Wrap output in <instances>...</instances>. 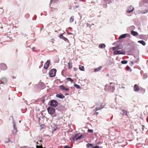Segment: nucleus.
I'll list each match as a JSON object with an SVG mask.
<instances>
[{"label": "nucleus", "instance_id": "obj_1", "mask_svg": "<svg viewBox=\"0 0 148 148\" xmlns=\"http://www.w3.org/2000/svg\"><path fill=\"white\" fill-rule=\"evenodd\" d=\"M47 111L52 116L55 117L56 116L55 110L54 108L51 107L48 108H47Z\"/></svg>", "mask_w": 148, "mask_h": 148}, {"label": "nucleus", "instance_id": "obj_2", "mask_svg": "<svg viewBox=\"0 0 148 148\" xmlns=\"http://www.w3.org/2000/svg\"><path fill=\"white\" fill-rule=\"evenodd\" d=\"M56 70L55 69H51L49 72V76L50 77H53L55 76Z\"/></svg>", "mask_w": 148, "mask_h": 148}, {"label": "nucleus", "instance_id": "obj_3", "mask_svg": "<svg viewBox=\"0 0 148 148\" xmlns=\"http://www.w3.org/2000/svg\"><path fill=\"white\" fill-rule=\"evenodd\" d=\"M50 103L51 106L54 107H56L58 105L57 102L54 100H51Z\"/></svg>", "mask_w": 148, "mask_h": 148}, {"label": "nucleus", "instance_id": "obj_4", "mask_svg": "<svg viewBox=\"0 0 148 148\" xmlns=\"http://www.w3.org/2000/svg\"><path fill=\"white\" fill-rule=\"evenodd\" d=\"M82 135H81L80 136H79L78 134H77L75 135L73 137V139L74 140H79L82 137Z\"/></svg>", "mask_w": 148, "mask_h": 148}, {"label": "nucleus", "instance_id": "obj_5", "mask_svg": "<svg viewBox=\"0 0 148 148\" xmlns=\"http://www.w3.org/2000/svg\"><path fill=\"white\" fill-rule=\"evenodd\" d=\"M130 35L129 34H123L120 36L119 38L118 39H123L124 38H125L126 37H130Z\"/></svg>", "mask_w": 148, "mask_h": 148}, {"label": "nucleus", "instance_id": "obj_6", "mask_svg": "<svg viewBox=\"0 0 148 148\" xmlns=\"http://www.w3.org/2000/svg\"><path fill=\"white\" fill-rule=\"evenodd\" d=\"M125 53V52L124 51H115L114 52V53L115 55L124 54Z\"/></svg>", "mask_w": 148, "mask_h": 148}, {"label": "nucleus", "instance_id": "obj_7", "mask_svg": "<svg viewBox=\"0 0 148 148\" xmlns=\"http://www.w3.org/2000/svg\"><path fill=\"white\" fill-rule=\"evenodd\" d=\"M134 9V8L132 6L130 5L127 8V12L128 13H130L132 12Z\"/></svg>", "mask_w": 148, "mask_h": 148}, {"label": "nucleus", "instance_id": "obj_8", "mask_svg": "<svg viewBox=\"0 0 148 148\" xmlns=\"http://www.w3.org/2000/svg\"><path fill=\"white\" fill-rule=\"evenodd\" d=\"M1 68L2 70H4L7 69V67L5 64L2 63L0 65Z\"/></svg>", "mask_w": 148, "mask_h": 148}, {"label": "nucleus", "instance_id": "obj_9", "mask_svg": "<svg viewBox=\"0 0 148 148\" xmlns=\"http://www.w3.org/2000/svg\"><path fill=\"white\" fill-rule=\"evenodd\" d=\"M63 34H61L60 35V36H59L60 38L62 39L63 40H64L65 41L68 42H69L68 40V39L67 38H66L65 37H64V36H62Z\"/></svg>", "mask_w": 148, "mask_h": 148}, {"label": "nucleus", "instance_id": "obj_10", "mask_svg": "<svg viewBox=\"0 0 148 148\" xmlns=\"http://www.w3.org/2000/svg\"><path fill=\"white\" fill-rule=\"evenodd\" d=\"M50 61L49 60H48L46 62L45 64L44 67L45 69H47L48 66L50 63Z\"/></svg>", "mask_w": 148, "mask_h": 148}, {"label": "nucleus", "instance_id": "obj_11", "mask_svg": "<svg viewBox=\"0 0 148 148\" xmlns=\"http://www.w3.org/2000/svg\"><path fill=\"white\" fill-rule=\"evenodd\" d=\"M59 88L61 90H65L66 91H68L69 90V88H65L63 85L60 86Z\"/></svg>", "mask_w": 148, "mask_h": 148}, {"label": "nucleus", "instance_id": "obj_12", "mask_svg": "<svg viewBox=\"0 0 148 148\" xmlns=\"http://www.w3.org/2000/svg\"><path fill=\"white\" fill-rule=\"evenodd\" d=\"M134 90L135 91H139L140 90L139 86L135 84L134 86Z\"/></svg>", "mask_w": 148, "mask_h": 148}, {"label": "nucleus", "instance_id": "obj_13", "mask_svg": "<svg viewBox=\"0 0 148 148\" xmlns=\"http://www.w3.org/2000/svg\"><path fill=\"white\" fill-rule=\"evenodd\" d=\"M56 97L60 98H63L64 97V96L61 93L57 94L56 95Z\"/></svg>", "mask_w": 148, "mask_h": 148}, {"label": "nucleus", "instance_id": "obj_14", "mask_svg": "<svg viewBox=\"0 0 148 148\" xmlns=\"http://www.w3.org/2000/svg\"><path fill=\"white\" fill-rule=\"evenodd\" d=\"M131 34L134 36H136L138 35V33L137 32L132 31L131 32Z\"/></svg>", "mask_w": 148, "mask_h": 148}, {"label": "nucleus", "instance_id": "obj_15", "mask_svg": "<svg viewBox=\"0 0 148 148\" xmlns=\"http://www.w3.org/2000/svg\"><path fill=\"white\" fill-rule=\"evenodd\" d=\"M7 82V79L5 78H2L1 80V83L3 84L6 83Z\"/></svg>", "mask_w": 148, "mask_h": 148}, {"label": "nucleus", "instance_id": "obj_16", "mask_svg": "<svg viewBox=\"0 0 148 148\" xmlns=\"http://www.w3.org/2000/svg\"><path fill=\"white\" fill-rule=\"evenodd\" d=\"M106 45L104 44H101L99 45V47L100 48H103L105 47Z\"/></svg>", "mask_w": 148, "mask_h": 148}, {"label": "nucleus", "instance_id": "obj_17", "mask_svg": "<svg viewBox=\"0 0 148 148\" xmlns=\"http://www.w3.org/2000/svg\"><path fill=\"white\" fill-rule=\"evenodd\" d=\"M138 42L142 44L144 46H145L146 45L145 42L143 40H139L138 41Z\"/></svg>", "mask_w": 148, "mask_h": 148}, {"label": "nucleus", "instance_id": "obj_18", "mask_svg": "<svg viewBox=\"0 0 148 148\" xmlns=\"http://www.w3.org/2000/svg\"><path fill=\"white\" fill-rule=\"evenodd\" d=\"M101 68H102L101 66H99V67L95 69L94 70V71L95 72L99 71L100 70H101Z\"/></svg>", "mask_w": 148, "mask_h": 148}, {"label": "nucleus", "instance_id": "obj_19", "mask_svg": "<svg viewBox=\"0 0 148 148\" xmlns=\"http://www.w3.org/2000/svg\"><path fill=\"white\" fill-rule=\"evenodd\" d=\"M100 107H96V110H95V111H97V110H99L103 108V106H101V105L100 104Z\"/></svg>", "mask_w": 148, "mask_h": 148}, {"label": "nucleus", "instance_id": "obj_20", "mask_svg": "<svg viewBox=\"0 0 148 148\" xmlns=\"http://www.w3.org/2000/svg\"><path fill=\"white\" fill-rule=\"evenodd\" d=\"M116 47L117 50L121 49L122 48V45H118L116 46Z\"/></svg>", "mask_w": 148, "mask_h": 148}, {"label": "nucleus", "instance_id": "obj_21", "mask_svg": "<svg viewBox=\"0 0 148 148\" xmlns=\"http://www.w3.org/2000/svg\"><path fill=\"white\" fill-rule=\"evenodd\" d=\"M79 69L81 71H84V67L83 66H82L81 65L79 66Z\"/></svg>", "mask_w": 148, "mask_h": 148}, {"label": "nucleus", "instance_id": "obj_22", "mask_svg": "<svg viewBox=\"0 0 148 148\" xmlns=\"http://www.w3.org/2000/svg\"><path fill=\"white\" fill-rule=\"evenodd\" d=\"M13 126H14V130H15V133H16L17 132V129L16 128V127L15 124L14 123H13Z\"/></svg>", "mask_w": 148, "mask_h": 148}, {"label": "nucleus", "instance_id": "obj_23", "mask_svg": "<svg viewBox=\"0 0 148 148\" xmlns=\"http://www.w3.org/2000/svg\"><path fill=\"white\" fill-rule=\"evenodd\" d=\"M74 86H75V87H76V88L77 89H79L81 88L80 86L79 85L77 84H74Z\"/></svg>", "mask_w": 148, "mask_h": 148}, {"label": "nucleus", "instance_id": "obj_24", "mask_svg": "<svg viewBox=\"0 0 148 148\" xmlns=\"http://www.w3.org/2000/svg\"><path fill=\"white\" fill-rule=\"evenodd\" d=\"M128 62V61L127 60H123L121 62V63L123 64H126Z\"/></svg>", "mask_w": 148, "mask_h": 148}, {"label": "nucleus", "instance_id": "obj_25", "mask_svg": "<svg viewBox=\"0 0 148 148\" xmlns=\"http://www.w3.org/2000/svg\"><path fill=\"white\" fill-rule=\"evenodd\" d=\"M66 79L68 81H71V82H73V80L71 78H67Z\"/></svg>", "mask_w": 148, "mask_h": 148}, {"label": "nucleus", "instance_id": "obj_26", "mask_svg": "<svg viewBox=\"0 0 148 148\" xmlns=\"http://www.w3.org/2000/svg\"><path fill=\"white\" fill-rule=\"evenodd\" d=\"M68 65L69 68L71 69L72 67V64H70V62H69L68 63Z\"/></svg>", "mask_w": 148, "mask_h": 148}, {"label": "nucleus", "instance_id": "obj_27", "mask_svg": "<svg viewBox=\"0 0 148 148\" xmlns=\"http://www.w3.org/2000/svg\"><path fill=\"white\" fill-rule=\"evenodd\" d=\"M109 86L108 85H106L105 88V90L109 89V88H108V87Z\"/></svg>", "mask_w": 148, "mask_h": 148}, {"label": "nucleus", "instance_id": "obj_28", "mask_svg": "<svg viewBox=\"0 0 148 148\" xmlns=\"http://www.w3.org/2000/svg\"><path fill=\"white\" fill-rule=\"evenodd\" d=\"M73 21H74V20H73V17H71L70 18V22H73Z\"/></svg>", "mask_w": 148, "mask_h": 148}, {"label": "nucleus", "instance_id": "obj_29", "mask_svg": "<svg viewBox=\"0 0 148 148\" xmlns=\"http://www.w3.org/2000/svg\"><path fill=\"white\" fill-rule=\"evenodd\" d=\"M88 132L92 133L93 131L92 130L89 129L88 130Z\"/></svg>", "mask_w": 148, "mask_h": 148}, {"label": "nucleus", "instance_id": "obj_30", "mask_svg": "<svg viewBox=\"0 0 148 148\" xmlns=\"http://www.w3.org/2000/svg\"><path fill=\"white\" fill-rule=\"evenodd\" d=\"M123 114H125L126 116H127L126 111L124 110L123 111Z\"/></svg>", "mask_w": 148, "mask_h": 148}, {"label": "nucleus", "instance_id": "obj_31", "mask_svg": "<svg viewBox=\"0 0 148 148\" xmlns=\"http://www.w3.org/2000/svg\"><path fill=\"white\" fill-rule=\"evenodd\" d=\"M92 146V144H88L87 145V146L88 148V147H89L90 146Z\"/></svg>", "mask_w": 148, "mask_h": 148}, {"label": "nucleus", "instance_id": "obj_32", "mask_svg": "<svg viewBox=\"0 0 148 148\" xmlns=\"http://www.w3.org/2000/svg\"><path fill=\"white\" fill-rule=\"evenodd\" d=\"M102 147H100L98 146H95L93 147L92 148H102Z\"/></svg>", "mask_w": 148, "mask_h": 148}, {"label": "nucleus", "instance_id": "obj_33", "mask_svg": "<svg viewBox=\"0 0 148 148\" xmlns=\"http://www.w3.org/2000/svg\"><path fill=\"white\" fill-rule=\"evenodd\" d=\"M36 148H43L41 146L37 145Z\"/></svg>", "mask_w": 148, "mask_h": 148}, {"label": "nucleus", "instance_id": "obj_34", "mask_svg": "<svg viewBox=\"0 0 148 148\" xmlns=\"http://www.w3.org/2000/svg\"><path fill=\"white\" fill-rule=\"evenodd\" d=\"M112 49L114 51H115L116 50H117V48H116V47H112Z\"/></svg>", "mask_w": 148, "mask_h": 148}, {"label": "nucleus", "instance_id": "obj_35", "mask_svg": "<svg viewBox=\"0 0 148 148\" xmlns=\"http://www.w3.org/2000/svg\"><path fill=\"white\" fill-rule=\"evenodd\" d=\"M147 77V75L146 74H144L143 76L144 78H146Z\"/></svg>", "mask_w": 148, "mask_h": 148}, {"label": "nucleus", "instance_id": "obj_36", "mask_svg": "<svg viewBox=\"0 0 148 148\" xmlns=\"http://www.w3.org/2000/svg\"><path fill=\"white\" fill-rule=\"evenodd\" d=\"M126 68L127 70H130V71H131V69H130V68L129 67H127Z\"/></svg>", "mask_w": 148, "mask_h": 148}, {"label": "nucleus", "instance_id": "obj_37", "mask_svg": "<svg viewBox=\"0 0 148 148\" xmlns=\"http://www.w3.org/2000/svg\"><path fill=\"white\" fill-rule=\"evenodd\" d=\"M64 148H71L69 146H64Z\"/></svg>", "mask_w": 148, "mask_h": 148}, {"label": "nucleus", "instance_id": "obj_38", "mask_svg": "<svg viewBox=\"0 0 148 148\" xmlns=\"http://www.w3.org/2000/svg\"><path fill=\"white\" fill-rule=\"evenodd\" d=\"M143 1L144 2L146 3L148 1V0H143Z\"/></svg>", "mask_w": 148, "mask_h": 148}, {"label": "nucleus", "instance_id": "obj_39", "mask_svg": "<svg viewBox=\"0 0 148 148\" xmlns=\"http://www.w3.org/2000/svg\"><path fill=\"white\" fill-rule=\"evenodd\" d=\"M144 126H143V127L142 128V129L143 130L144 129Z\"/></svg>", "mask_w": 148, "mask_h": 148}, {"label": "nucleus", "instance_id": "obj_40", "mask_svg": "<svg viewBox=\"0 0 148 148\" xmlns=\"http://www.w3.org/2000/svg\"><path fill=\"white\" fill-rule=\"evenodd\" d=\"M121 88H125V87H124L123 86H122Z\"/></svg>", "mask_w": 148, "mask_h": 148}, {"label": "nucleus", "instance_id": "obj_41", "mask_svg": "<svg viewBox=\"0 0 148 148\" xmlns=\"http://www.w3.org/2000/svg\"><path fill=\"white\" fill-rule=\"evenodd\" d=\"M131 63L132 64V65H133V62H131Z\"/></svg>", "mask_w": 148, "mask_h": 148}, {"label": "nucleus", "instance_id": "obj_42", "mask_svg": "<svg viewBox=\"0 0 148 148\" xmlns=\"http://www.w3.org/2000/svg\"><path fill=\"white\" fill-rule=\"evenodd\" d=\"M37 144L40 145V143H38V142H37Z\"/></svg>", "mask_w": 148, "mask_h": 148}, {"label": "nucleus", "instance_id": "obj_43", "mask_svg": "<svg viewBox=\"0 0 148 148\" xmlns=\"http://www.w3.org/2000/svg\"><path fill=\"white\" fill-rule=\"evenodd\" d=\"M35 49V48H33L32 49V50L33 51V49Z\"/></svg>", "mask_w": 148, "mask_h": 148}, {"label": "nucleus", "instance_id": "obj_44", "mask_svg": "<svg viewBox=\"0 0 148 148\" xmlns=\"http://www.w3.org/2000/svg\"><path fill=\"white\" fill-rule=\"evenodd\" d=\"M75 68H74V70L75 71H76V70H75Z\"/></svg>", "mask_w": 148, "mask_h": 148}, {"label": "nucleus", "instance_id": "obj_45", "mask_svg": "<svg viewBox=\"0 0 148 148\" xmlns=\"http://www.w3.org/2000/svg\"><path fill=\"white\" fill-rule=\"evenodd\" d=\"M39 141H40V142H41V140H40Z\"/></svg>", "mask_w": 148, "mask_h": 148}, {"label": "nucleus", "instance_id": "obj_46", "mask_svg": "<svg viewBox=\"0 0 148 148\" xmlns=\"http://www.w3.org/2000/svg\"><path fill=\"white\" fill-rule=\"evenodd\" d=\"M98 113V112H96V114H97Z\"/></svg>", "mask_w": 148, "mask_h": 148}, {"label": "nucleus", "instance_id": "obj_47", "mask_svg": "<svg viewBox=\"0 0 148 148\" xmlns=\"http://www.w3.org/2000/svg\"><path fill=\"white\" fill-rule=\"evenodd\" d=\"M147 118H148V117H147Z\"/></svg>", "mask_w": 148, "mask_h": 148}, {"label": "nucleus", "instance_id": "obj_48", "mask_svg": "<svg viewBox=\"0 0 148 148\" xmlns=\"http://www.w3.org/2000/svg\"><path fill=\"white\" fill-rule=\"evenodd\" d=\"M69 34H71V33H69Z\"/></svg>", "mask_w": 148, "mask_h": 148}]
</instances>
